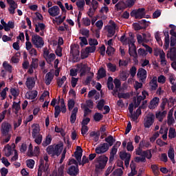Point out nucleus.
Here are the masks:
<instances>
[{
  "instance_id": "nucleus-1",
  "label": "nucleus",
  "mask_w": 176,
  "mask_h": 176,
  "mask_svg": "<svg viewBox=\"0 0 176 176\" xmlns=\"http://www.w3.org/2000/svg\"><path fill=\"white\" fill-rule=\"evenodd\" d=\"M63 149H64V143L60 142L55 146H48L46 148V152L49 155H51V156H58L59 155H61Z\"/></svg>"
},
{
  "instance_id": "nucleus-2",
  "label": "nucleus",
  "mask_w": 176,
  "mask_h": 176,
  "mask_svg": "<svg viewBox=\"0 0 176 176\" xmlns=\"http://www.w3.org/2000/svg\"><path fill=\"white\" fill-rule=\"evenodd\" d=\"M96 163L95 165L96 170H104L105 168V166H107V163H108V157L106 155H100L98 157L95 159Z\"/></svg>"
},
{
  "instance_id": "nucleus-3",
  "label": "nucleus",
  "mask_w": 176,
  "mask_h": 176,
  "mask_svg": "<svg viewBox=\"0 0 176 176\" xmlns=\"http://www.w3.org/2000/svg\"><path fill=\"white\" fill-rule=\"evenodd\" d=\"M32 43L38 49H39L41 47H43V45H45V41H43V38L38 34H34L32 36Z\"/></svg>"
},
{
  "instance_id": "nucleus-4",
  "label": "nucleus",
  "mask_w": 176,
  "mask_h": 176,
  "mask_svg": "<svg viewBox=\"0 0 176 176\" xmlns=\"http://www.w3.org/2000/svg\"><path fill=\"white\" fill-rule=\"evenodd\" d=\"M155 123V114L148 113V116L144 120V126L145 129H151V126H153Z\"/></svg>"
},
{
  "instance_id": "nucleus-5",
  "label": "nucleus",
  "mask_w": 176,
  "mask_h": 176,
  "mask_svg": "<svg viewBox=\"0 0 176 176\" xmlns=\"http://www.w3.org/2000/svg\"><path fill=\"white\" fill-rule=\"evenodd\" d=\"M109 150L108 143H102L96 148L95 152L98 155H102V153H105V152H108Z\"/></svg>"
},
{
  "instance_id": "nucleus-6",
  "label": "nucleus",
  "mask_w": 176,
  "mask_h": 176,
  "mask_svg": "<svg viewBox=\"0 0 176 176\" xmlns=\"http://www.w3.org/2000/svg\"><path fill=\"white\" fill-rule=\"evenodd\" d=\"M39 59L32 58V62L30 63V68L28 71V74H34V69H36L38 67H39Z\"/></svg>"
},
{
  "instance_id": "nucleus-7",
  "label": "nucleus",
  "mask_w": 176,
  "mask_h": 176,
  "mask_svg": "<svg viewBox=\"0 0 176 176\" xmlns=\"http://www.w3.org/2000/svg\"><path fill=\"white\" fill-rule=\"evenodd\" d=\"M70 54H72L73 58H78L80 54L79 51V45H73L70 46Z\"/></svg>"
},
{
  "instance_id": "nucleus-8",
  "label": "nucleus",
  "mask_w": 176,
  "mask_h": 176,
  "mask_svg": "<svg viewBox=\"0 0 176 176\" xmlns=\"http://www.w3.org/2000/svg\"><path fill=\"white\" fill-rule=\"evenodd\" d=\"M12 129V125L8 122H3L1 124V133L4 137L9 135V131Z\"/></svg>"
},
{
  "instance_id": "nucleus-9",
  "label": "nucleus",
  "mask_w": 176,
  "mask_h": 176,
  "mask_svg": "<svg viewBox=\"0 0 176 176\" xmlns=\"http://www.w3.org/2000/svg\"><path fill=\"white\" fill-rule=\"evenodd\" d=\"M7 3L10 6V8H8V11L10 12V14H14L15 10L17 9L19 5H17V3L14 1V0H6Z\"/></svg>"
},
{
  "instance_id": "nucleus-10",
  "label": "nucleus",
  "mask_w": 176,
  "mask_h": 176,
  "mask_svg": "<svg viewBox=\"0 0 176 176\" xmlns=\"http://www.w3.org/2000/svg\"><path fill=\"white\" fill-rule=\"evenodd\" d=\"M146 75H147L146 70H145L144 68H140L138 69L137 76L138 78H139L140 82H142V83H144V82L146 80Z\"/></svg>"
},
{
  "instance_id": "nucleus-11",
  "label": "nucleus",
  "mask_w": 176,
  "mask_h": 176,
  "mask_svg": "<svg viewBox=\"0 0 176 176\" xmlns=\"http://www.w3.org/2000/svg\"><path fill=\"white\" fill-rule=\"evenodd\" d=\"M67 173L71 176H76L79 174V166H71L67 170Z\"/></svg>"
},
{
  "instance_id": "nucleus-12",
  "label": "nucleus",
  "mask_w": 176,
  "mask_h": 176,
  "mask_svg": "<svg viewBox=\"0 0 176 176\" xmlns=\"http://www.w3.org/2000/svg\"><path fill=\"white\" fill-rule=\"evenodd\" d=\"M48 13L52 17H56L60 14V8L58 6H54L48 9Z\"/></svg>"
},
{
  "instance_id": "nucleus-13",
  "label": "nucleus",
  "mask_w": 176,
  "mask_h": 176,
  "mask_svg": "<svg viewBox=\"0 0 176 176\" xmlns=\"http://www.w3.org/2000/svg\"><path fill=\"white\" fill-rule=\"evenodd\" d=\"M107 37L108 38H112L113 35H115L116 32V23L115 22H113L111 25H109L107 28Z\"/></svg>"
},
{
  "instance_id": "nucleus-14",
  "label": "nucleus",
  "mask_w": 176,
  "mask_h": 176,
  "mask_svg": "<svg viewBox=\"0 0 176 176\" xmlns=\"http://www.w3.org/2000/svg\"><path fill=\"white\" fill-rule=\"evenodd\" d=\"M146 159H152V152L151 150L144 151L143 155H142V157H140V162L142 163H145V162H146Z\"/></svg>"
},
{
  "instance_id": "nucleus-15",
  "label": "nucleus",
  "mask_w": 176,
  "mask_h": 176,
  "mask_svg": "<svg viewBox=\"0 0 176 176\" xmlns=\"http://www.w3.org/2000/svg\"><path fill=\"white\" fill-rule=\"evenodd\" d=\"M25 85L29 90H32L35 87V78L34 77H28L26 79Z\"/></svg>"
},
{
  "instance_id": "nucleus-16",
  "label": "nucleus",
  "mask_w": 176,
  "mask_h": 176,
  "mask_svg": "<svg viewBox=\"0 0 176 176\" xmlns=\"http://www.w3.org/2000/svg\"><path fill=\"white\" fill-rule=\"evenodd\" d=\"M168 58H170V61H175L176 60V48L175 47L170 49L167 54Z\"/></svg>"
},
{
  "instance_id": "nucleus-17",
  "label": "nucleus",
  "mask_w": 176,
  "mask_h": 176,
  "mask_svg": "<svg viewBox=\"0 0 176 176\" xmlns=\"http://www.w3.org/2000/svg\"><path fill=\"white\" fill-rule=\"evenodd\" d=\"M160 101V99L157 97H155L153 98L152 100L150 102V104L148 106L150 109H155L157 105H159V102Z\"/></svg>"
},
{
  "instance_id": "nucleus-18",
  "label": "nucleus",
  "mask_w": 176,
  "mask_h": 176,
  "mask_svg": "<svg viewBox=\"0 0 176 176\" xmlns=\"http://www.w3.org/2000/svg\"><path fill=\"white\" fill-rule=\"evenodd\" d=\"M32 136L33 138H36V135H38V134H39V124H33L32 125Z\"/></svg>"
},
{
  "instance_id": "nucleus-19",
  "label": "nucleus",
  "mask_w": 176,
  "mask_h": 176,
  "mask_svg": "<svg viewBox=\"0 0 176 176\" xmlns=\"http://www.w3.org/2000/svg\"><path fill=\"white\" fill-rule=\"evenodd\" d=\"M78 107H74L72 111V115L70 116V123L74 124L76 122V115L78 113Z\"/></svg>"
},
{
  "instance_id": "nucleus-20",
  "label": "nucleus",
  "mask_w": 176,
  "mask_h": 176,
  "mask_svg": "<svg viewBox=\"0 0 176 176\" xmlns=\"http://www.w3.org/2000/svg\"><path fill=\"white\" fill-rule=\"evenodd\" d=\"M105 142L108 144V147L113 146V144L116 142V139L113 138L112 135H109L107 138H105L104 139Z\"/></svg>"
},
{
  "instance_id": "nucleus-21",
  "label": "nucleus",
  "mask_w": 176,
  "mask_h": 176,
  "mask_svg": "<svg viewBox=\"0 0 176 176\" xmlns=\"http://www.w3.org/2000/svg\"><path fill=\"white\" fill-rule=\"evenodd\" d=\"M168 157L170 159L172 163L175 164V154L174 153V148L170 147L168 151Z\"/></svg>"
},
{
  "instance_id": "nucleus-22",
  "label": "nucleus",
  "mask_w": 176,
  "mask_h": 176,
  "mask_svg": "<svg viewBox=\"0 0 176 176\" xmlns=\"http://www.w3.org/2000/svg\"><path fill=\"white\" fill-rule=\"evenodd\" d=\"M105 76H107V70H105L104 67L99 69V70L98 71L97 76L98 80H100V79H102L103 78H105Z\"/></svg>"
},
{
  "instance_id": "nucleus-23",
  "label": "nucleus",
  "mask_w": 176,
  "mask_h": 176,
  "mask_svg": "<svg viewBox=\"0 0 176 176\" xmlns=\"http://www.w3.org/2000/svg\"><path fill=\"white\" fill-rule=\"evenodd\" d=\"M54 78V76L52 74V72H49L45 75V85L47 86H49L52 83V80H53V78Z\"/></svg>"
},
{
  "instance_id": "nucleus-24",
  "label": "nucleus",
  "mask_w": 176,
  "mask_h": 176,
  "mask_svg": "<svg viewBox=\"0 0 176 176\" xmlns=\"http://www.w3.org/2000/svg\"><path fill=\"white\" fill-rule=\"evenodd\" d=\"M146 12H145V8H142L137 10V18L138 19H144Z\"/></svg>"
},
{
  "instance_id": "nucleus-25",
  "label": "nucleus",
  "mask_w": 176,
  "mask_h": 176,
  "mask_svg": "<svg viewBox=\"0 0 176 176\" xmlns=\"http://www.w3.org/2000/svg\"><path fill=\"white\" fill-rule=\"evenodd\" d=\"M38 96V91L34 90L31 92H28L26 95L27 98L29 100H35V98Z\"/></svg>"
},
{
  "instance_id": "nucleus-26",
  "label": "nucleus",
  "mask_w": 176,
  "mask_h": 176,
  "mask_svg": "<svg viewBox=\"0 0 176 176\" xmlns=\"http://www.w3.org/2000/svg\"><path fill=\"white\" fill-rule=\"evenodd\" d=\"M39 167H41V168L43 169V171L44 173L49 174V162H45V164H43V161L41 162L39 165Z\"/></svg>"
},
{
  "instance_id": "nucleus-27",
  "label": "nucleus",
  "mask_w": 176,
  "mask_h": 176,
  "mask_svg": "<svg viewBox=\"0 0 176 176\" xmlns=\"http://www.w3.org/2000/svg\"><path fill=\"white\" fill-rule=\"evenodd\" d=\"M45 60L47 61V64H52V63L56 60V54H54V53H51L45 58Z\"/></svg>"
},
{
  "instance_id": "nucleus-28",
  "label": "nucleus",
  "mask_w": 176,
  "mask_h": 176,
  "mask_svg": "<svg viewBox=\"0 0 176 176\" xmlns=\"http://www.w3.org/2000/svg\"><path fill=\"white\" fill-rule=\"evenodd\" d=\"M4 153H5V156H6L7 157H9V156H10V155H12V146H10V145L7 144L4 148Z\"/></svg>"
},
{
  "instance_id": "nucleus-29",
  "label": "nucleus",
  "mask_w": 176,
  "mask_h": 176,
  "mask_svg": "<svg viewBox=\"0 0 176 176\" xmlns=\"http://www.w3.org/2000/svg\"><path fill=\"white\" fill-rule=\"evenodd\" d=\"M131 158V154L126 153V151L120 152V157L121 160H126V159Z\"/></svg>"
},
{
  "instance_id": "nucleus-30",
  "label": "nucleus",
  "mask_w": 176,
  "mask_h": 176,
  "mask_svg": "<svg viewBox=\"0 0 176 176\" xmlns=\"http://www.w3.org/2000/svg\"><path fill=\"white\" fill-rule=\"evenodd\" d=\"M115 8H116V10H123V9H126V3L124 1H119L117 4H116Z\"/></svg>"
},
{
  "instance_id": "nucleus-31",
  "label": "nucleus",
  "mask_w": 176,
  "mask_h": 176,
  "mask_svg": "<svg viewBox=\"0 0 176 176\" xmlns=\"http://www.w3.org/2000/svg\"><path fill=\"white\" fill-rule=\"evenodd\" d=\"M20 101H19V102H13V104H12V109H14V113L15 115H17V113H19V111H20V109H21V107H20Z\"/></svg>"
},
{
  "instance_id": "nucleus-32",
  "label": "nucleus",
  "mask_w": 176,
  "mask_h": 176,
  "mask_svg": "<svg viewBox=\"0 0 176 176\" xmlns=\"http://www.w3.org/2000/svg\"><path fill=\"white\" fill-rule=\"evenodd\" d=\"M133 49L131 50V47H130L129 45V54H130V56H133V57H134L135 58H137L138 57V54H137V49L135 48V47H132Z\"/></svg>"
},
{
  "instance_id": "nucleus-33",
  "label": "nucleus",
  "mask_w": 176,
  "mask_h": 176,
  "mask_svg": "<svg viewBox=\"0 0 176 176\" xmlns=\"http://www.w3.org/2000/svg\"><path fill=\"white\" fill-rule=\"evenodd\" d=\"M133 101L135 108H138V107H140V104H141V102L144 101V98H142V96H138L137 100L134 98Z\"/></svg>"
},
{
  "instance_id": "nucleus-34",
  "label": "nucleus",
  "mask_w": 176,
  "mask_h": 176,
  "mask_svg": "<svg viewBox=\"0 0 176 176\" xmlns=\"http://www.w3.org/2000/svg\"><path fill=\"white\" fill-rule=\"evenodd\" d=\"M129 76H130V74L127 70H124L120 73V78L123 81L127 80V78H129Z\"/></svg>"
},
{
  "instance_id": "nucleus-35",
  "label": "nucleus",
  "mask_w": 176,
  "mask_h": 176,
  "mask_svg": "<svg viewBox=\"0 0 176 176\" xmlns=\"http://www.w3.org/2000/svg\"><path fill=\"white\" fill-rule=\"evenodd\" d=\"M151 168L152 172L154 174V175H155V176L159 175L160 172L159 171V166H157V164H152L151 166Z\"/></svg>"
},
{
  "instance_id": "nucleus-36",
  "label": "nucleus",
  "mask_w": 176,
  "mask_h": 176,
  "mask_svg": "<svg viewBox=\"0 0 176 176\" xmlns=\"http://www.w3.org/2000/svg\"><path fill=\"white\" fill-rule=\"evenodd\" d=\"M3 67L4 69H6V71H8L9 74H12V65L8 63L7 61H4L3 63Z\"/></svg>"
},
{
  "instance_id": "nucleus-37",
  "label": "nucleus",
  "mask_w": 176,
  "mask_h": 176,
  "mask_svg": "<svg viewBox=\"0 0 176 176\" xmlns=\"http://www.w3.org/2000/svg\"><path fill=\"white\" fill-rule=\"evenodd\" d=\"M50 144H52V137L47 135L45 138V140L43 142L42 146L46 147L47 145H50Z\"/></svg>"
},
{
  "instance_id": "nucleus-38",
  "label": "nucleus",
  "mask_w": 176,
  "mask_h": 176,
  "mask_svg": "<svg viewBox=\"0 0 176 176\" xmlns=\"http://www.w3.org/2000/svg\"><path fill=\"white\" fill-rule=\"evenodd\" d=\"M107 67L110 72H116V65H113L112 63H109L107 64Z\"/></svg>"
},
{
  "instance_id": "nucleus-39",
  "label": "nucleus",
  "mask_w": 176,
  "mask_h": 176,
  "mask_svg": "<svg viewBox=\"0 0 176 176\" xmlns=\"http://www.w3.org/2000/svg\"><path fill=\"white\" fill-rule=\"evenodd\" d=\"M176 137V132H175V129L170 127L169 129V133H168V138L171 139L175 138Z\"/></svg>"
},
{
  "instance_id": "nucleus-40",
  "label": "nucleus",
  "mask_w": 176,
  "mask_h": 176,
  "mask_svg": "<svg viewBox=\"0 0 176 176\" xmlns=\"http://www.w3.org/2000/svg\"><path fill=\"white\" fill-rule=\"evenodd\" d=\"M76 4L79 10H82L85 8V0H78Z\"/></svg>"
},
{
  "instance_id": "nucleus-41",
  "label": "nucleus",
  "mask_w": 176,
  "mask_h": 176,
  "mask_svg": "<svg viewBox=\"0 0 176 176\" xmlns=\"http://www.w3.org/2000/svg\"><path fill=\"white\" fill-rule=\"evenodd\" d=\"M54 118L57 119L58 118L60 113H61V107L59 105H56L54 107Z\"/></svg>"
},
{
  "instance_id": "nucleus-42",
  "label": "nucleus",
  "mask_w": 176,
  "mask_h": 176,
  "mask_svg": "<svg viewBox=\"0 0 176 176\" xmlns=\"http://www.w3.org/2000/svg\"><path fill=\"white\" fill-rule=\"evenodd\" d=\"M118 98H124L125 100H127V98H130V94L129 93H120V92H118Z\"/></svg>"
},
{
  "instance_id": "nucleus-43",
  "label": "nucleus",
  "mask_w": 176,
  "mask_h": 176,
  "mask_svg": "<svg viewBox=\"0 0 176 176\" xmlns=\"http://www.w3.org/2000/svg\"><path fill=\"white\" fill-rule=\"evenodd\" d=\"M102 118H104V116L102 114H101L100 113H96L94 115V119L95 122H100V120H101L102 119Z\"/></svg>"
},
{
  "instance_id": "nucleus-44",
  "label": "nucleus",
  "mask_w": 176,
  "mask_h": 176,
  "mask_svg": "<svg viewBox=\"0 0 176 176\" xmlns=\"http://www.w3.org/2000/svg\"><path fill=\"white\" fill-rule=\"evenodd\" d=\"M67 80V76H63L60 79L57 80L58 87H62L63 85H64V82Z\"/></svg>"
},
{
  "instance_id": "nucleus-45",
  "label": "nucleus",
  "mask_w": 176,
  "mask_h": 176,
  "mask_svg": "<svg viewBox=\"0 0 176 176\" xmlns=\"http://www.w3.org/2000/svg\"><path fill=\"white\" fill-rule=\"evenodd\" d=\"M87 163H89V158L86 157V155L82 156V160L81 159L80 162H78L79 166H85Z\"/></svg>"
},
{
  "instance_id": "nucleus-46",
  "label": "nucleus",
  "mask_w": 176,
  "mask_h": 176,
  "mask_svg": "<svg viewBox=\"0 0 176 176\" xmlns=\"http://www.w3.org/2000/svg\"><path fill=\"white\" fill-rule=\"evenodd\" d=\"M104 105H105V100L104 99L100 100L98 104H97V109L99 111H102V108H104Z\"/></svg>"
},
{
  "instance_id": "nucleus-47",
  "label": "nucleus",
  "mask_w": 176,
  "mask_h": 176,
  "mask_svg": "<svg viewBox=\"0 0 176 176\" xmlns=\"http://www.w3.org/2000/svg\"><path fill=\"white\" fill-rule=\"evenodd\" d=\"M28 156L29 157H32L34 156V146L32 144H30L28 147Z\"/></svg>"
},
{
  "instance_id": "nucleus-48",
  "label": "nucleus",
  "mask_w": 176,
  "mask_h": 176,
  "mask_svg": "<svg viewBox=\"0 0 176 176\" xmlns=\"http://www.w3.org/2000/svg\"><path fill=\"white\" fill-rule=\"evenodd\" d=\"M138 23L142 25V27L144 29L146 30L148 27H149V24L145 19H142L138 21Z\"/></svg>"
},
{
  "instance_id": "nucleus-49",
  "label": "nucleus",
  "mask_w": 176,
  "mask_h": 176,
  "mask_svg": "<svg viewBox=\"0 0 176 176\" xmlns=\"http://www.w3.org/2000/svg\"><path fill=\"white\" fill-rule=\"evenodd\" d=\"M43 139V137L42 135L38 134L37 136H36L34 142L37 144V145H41L42 144V140Z\"/></svg>"
},
{
  "instance_id": "nucleus-50",
  "label": "nucleus",
  "mask_w": 176,
  "mask_h": 176,
  "mask_svg": "<svg viewBox=\"0 0 176 176\" xmlns=\"http://www.w3.org/2000/svg\"><path fill=\"white\" fill-rule=\"evenodd\" d=\"M27 167L29 168H34V166H35V161L34 160H28L26 161Z\"/></svg>"
},
{
  "instance_id": "nucleus-51",
  "label": "nucleus",
  "mask_w": 176,
  "mask_h": 176,
  "mask_svg": "<svg viewBox=\"0 0 176 176\" xmlns=\"http://www.w3.org/2000/svg\"><path fill=\"white\" fill-rule=\"evenodd\" d=\"M10 91L12 94V96H13V97H14V98H16L17 97H19V90H17V89L16 88H11L10 89Z\"/></svg>"
},
{
  "instance_id": "nucleus-52",
  "label": "nucleus",
  "mask_w": 176,
  "mask_h": 176,
  "mask_svg": "<svg viewBox=\"0 0 176 176\" xmlns=\"http://www.w3.org/2000/svg\"><path fill=\"white\" fill-rule=\"evenodd\" d=\"M91 76H88L87 77L86 80H85V84L86 86H89V85L91 82V80L94 77V73H91Z\"/></svg>"
},
{
  "instance_id": "nucleus-53",
  "label": "nucleus",
  "mask_w": 176,
  "mask_h": 176,
  "mask_svg": "<svg viewBox=\"0 0 176 176\" xmlns=\"http://www.w3.org/2000/svg\"><path fill=\"white\" fill-rule=\"evenodd\" d=\"M55 53L58 57H61L63 56V48L61 46H57L56 50H55Z\"/></svg>"
},
{
  "instance_id": "nucleus-54",
  "label": "nucleus",
  "mask_w": 176,
  "mask_h": 176,
  "mask_svg": "<svg viewBox=\"0 0 176 176\" xmlns=\"http://www.w3.org/2000/svg\"><path fill=\"white\" fill-rule=\"evenodd\" d=\"M106 53L108 56H112V54L115 53V48H113L112 46H108Z\"/></svg>"
},
{
  "instance_id": "nucleus-55",
  "label": "nucleus",
  "mask_w": 176,
  "mask_h": 176,
  "mask_svg": "<svg viewBox=\"0 0 176 176\" xmlns=\"http://www.w3.org/2000/svg\"><path fill=\"white\" fill-rule=\"evenodd\" d=\"M118 65L120 67H127V65H129V61L126 60L120 59L118 61Z\"/></svg>"
},
{
  "instance_id": "nucleus-56",
  "label": "nucleus",
  "mask_w": 176,
  "mask_h": 176,
  "mask_svg": "<svg viewBox=\"0 0 176 176\" xmlns=\"http://www.w3.org/2000/svg\"><path fill=\"white\" fill-rule=\"evenodd\" d=\"M79 39L80 41V45L81 46V47H83V45H86L89 44L87 43V38H86V37L80 36Z\"/></svg>"
},
{
  "instance_id": "nucleus-57",
  "label": "nucleus",
  "mask_w": 176,
  "mask_h": 176,
  "mask_svg": "<svg viewBox=\"0 0 176 176\" xmlns=\"http://www.w3.org/2000/svg\"><path fill=\"white\" fill-rule=\"evenodd\" d=\"M129 74L131 78H134V76H135V74H137V67H135V66H132L130 69Z\"/></svg>"
},
{
  "instance_id": "nucleus-58",
  "label": "nucleus",
  "mask_w": 176,
  "mask_h": 176,
  "mask_svg": "<svg viewBox=\"0 0 176 176\" xmlns=\"http://www.w3.org/2000/svg\"><path fill=\"white\" fill-rule=\"evenodd\" d=\"M67 107H68L69 111H72V109L74 108V107H75V100H69L67 102Z\"/></svg>"
},
{
  "instance_id": "nucleus-59",
  "label": "nucleus",
  "mask_w": 176,
  "mask_h": 176,
  "mask_svg": "<svg viewBox=\"0 0 176 176\" xmlns=\"http://www.w3.org/2000/svg\"><path fill=\"white\" fill-rule=\"evenodd\" d=\"M87 131H89V126H82L81 134L83 137H86V134H87Z\"/></svg>"
},
{
  "instance_id": "nucleus-60",
  "label": "nucleus",
  "mask_w": 176,
  "mask_h": 176,
  "mask_svg": "<svg viewBox=\"0 0 176 176\" xmlns=\"http://www.w3.org/2000/svg\"><path fill=\"white\" fill-rule=\"evenodd\" d=\"M82 155H83L82 152H78V151L74 152V156L77 162H80V160L82 159Z\"/></svg>"
},
{
  "instance_id": "nucleus-61",
  "label": "nucleus",
  "mask_w": 176,
  "mask_h": 176,
  "mask_svg": "<svg viewBox=\"0 0 176 176\" xmlns=\"http://www.w3.org/2000/svg\"><path fill=\"white\" fill-rule=\"evenodd\" d=\"M85 52L89 54V53H94L96 52V46H92L91 47H87L85 48Z\"/></svg>"
},
{
  "instance_id": "nucleus-62",
  "label": "nucleus",
  "mask_w": 176,
  "mask_h": 176,
  "mask_svg": "<svg viewBox=\"0 0 176 176\" xmlns=\"http://www.w3.org/2000/svg\"><path fill=\"white\" fill-rule=\"evenodd\" d=\"M126 151L129 152H133L134 151V146L133 145V142H129L126 144Z\"/></svg>"
},
{
  "instance_id": "nucleus-63",
  "label": "nucleus",
  "mask_w": 176,
  "mask_h": 176,
  "mask_svg": "<svg viewBox=\"0 0 176 176\" xmlns=\"http://www.w3.org/2000/svg\"><path fill=\"white\" fill-rule=\"evenodd\" d=\"M82 23L85 27H89L91 24V21L88 17L82 18Z\"/></svg>"
},
{
  "instance_id": "nucleus-64",
  "label": "nucleus",
  "mask_w": 176,
  "mask_h": 176,
  "mask_svg": "<svg viewBox=\"0 0 176 176\" xmlns=\"http://www.w3.org/2000/svg\"><path fill=\"white\" fill-rule=\"evenodd\" d=\"M113 175L122 176L123 175V170L122 168L116 169L113 171Z\"/></svg>"
}]
</instances>
